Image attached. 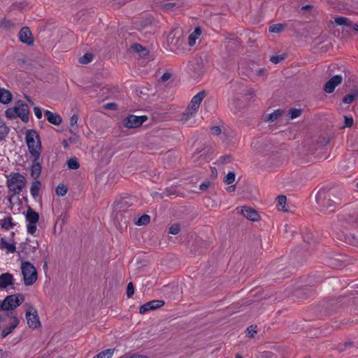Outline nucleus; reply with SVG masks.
<instances>
[{
    "mask_svg": "<svg viewBox=\"0 0 358 358\" xmlns=\"http://www.w3.org/2000/svg\"><path fill=\"white\" fill-rule=\"evenodd\" d=\"M205 97L206 92L201 91L192 98L185 112L183 114V121H187L189 117L194 115L197 113L200 105Z\"/></svg>",
    "mask_w": 358,
    "mask_h": 358,
    "instance_id": "nucleus-4",
    "label": "nucleus"
},
{
    "mask_svg": "<svg viewBox=\"0 0 358 358\" xmlns=\"http://www.w3.org/2000/svg\"><path fill=\"white\" fill-rule=\"evenodd\" d=\"M284 29V24H272L269 27L270 32L272 33H280Z\"/></svg>",
    "mask_w": 358,
    "mask_h": 358,
    "instance_id": "nucleus-35",
    "label": "nucleus"
},
{
    "mask_svg": "<svg viewBox=\"0 0 358 358\" xmlns=\"http://www.w3.org/2000/svg\"><path fill=\"white\" fill-rule=\"evenodd\" d=\"M264 73V69H259L258 70V74L260 76V75H262Z\"/></svg>",
    "mask_w": 358,
    "mask_h": 358,
    "instance_id": "nucleus-59",
    "label": "nucleus"
},
{
    "mask_svg": "<svg viewBox=\"0 0 358 358\" xmlns=\"http://www.w3.org/2000/svg\"><path fill=\"white\" fill-rule=\"evenodd\" d=\"M241 213L245 217L253 222L258 221L260 218L259 213L250 207H242Z\"/></svg>",
    "mask_w": 358,
    "mask_h": 358,
    "instance_id": "nucleus-15",
    "label": "nucleus"
},
{
    "mask_svg": "<svg viewBox=\"0 0 358 358\" xmlns=\"http://www.w3.org/2000/svg\"><path fill=\"white\" fill-rule=\"evenodd\" d=\"M9 132V128L3 120L0 119V141L4 139Z\"/></svg>",
    "mask_w": 358,
    "mask_h": 358,
    "instance_id": "nucleus-26",
    "label": "nucleus"
},
{
    "mask_svg": "<svg viewBox=\"0 0 358 358\" xmlns=\"http://www.w3.org/2000/svg\"><path fill=\"white\" fill-rule=\"evenodd\" d=\"M148 303L149 306H150L151 310H152L162 307L164 304V302L162 300H153L148 302Z\"/></svg>",
    "mask_w": 358,
    "mask_h": 358,
    "instance_id": "nucleus-32",
    "label": "nucleus"
},
{
    "mask_svg": "<svg viewBox=\"0 0 358 358\" xmlns=\"http://www.w3.org/2000/svg\"><path fill=\"white\" fill-rule=\"evenodd\" d=\"M283 58L284 57L282 56H272L270 60L274 64H278L282 61Z\"/></svg>",
    "mask_w": 358,
    "mask_h": 358,
    "instance_id": "nucleus-48",
    "label": "nucleus"
},
{
    "mask_svg": "<svg viewBox=\"0 0 358 358\" xmlns=\"http://www.w3.org/2000/svg\"><path fill=\"white\" fill-rule=\"evenodd\" d=\"M22 280L24 285L31 286L38 279V273L35 266L29 262L22 261L20 265Z\"/></svg>",
    "mask_w": 358,
    "mask_h": 358,
    "instance_id": "nucleus-3",
    "label": "nucleus"
},
{
    "mask_svg": "<svg viewBox=\"0 0 358 358\" xmlns=\"http://www.w3.org/2000/svg\"><path fill=\"white\" fill-rule=\"evenodd\" d=\"M344 127H350L353 124V118L352 116H345Z\"/></svg>",
    "mask_w": 358,
    "mask_h": 358,
    "instance_id": "nucleus-43",
    "label": "nucleus"
},
{
    "mask_svg": "<svg viewBox=\"0 0 358 358\" xmlns=\"http://www.w3.org/2000/svg\"><path fill=\"white\" fill-rule=\"evenodd\" d=\"M343 78L341 76L336 75L329 79L324 85V90L327 93H331L334 91L336 86L341 83Z\"/></svg>",
    "mask_w": 358,
    "mask_h": 358,
    "instance_id": "nucleus-14",
    "label": "nucleus"
},
{
    "mask_svg": "<svg viewBox=\"0 0 358 358\" xmlns=\"http://www.w3.org/2000/svg\"><path fill=\"white\" fill-rule=\"evenodd\" d=\"M0 226L2 229L8 230L15 226L13 222V218L10 216H7L0 220Z\"/></svg>",
    "mask_w": 358,
    "mask_h": 358,
    "instance_id": "nucleus-23",
    "label": "nucleus"
},
{
    "mask_svg": "<svg viewBox=\"0 0 358 358\" xmlns=\"http://www.w3.org/2000/svg\"><path fill=\"white\" fill-rule=\"evenodd\" d=\"M24 301V296L22 294L8 295L0 302V310H13L20 306Z\"/></svg>",
    "mask_w": 358,
    "mask_h": 358,
    "instance_id": "nucleus-6",
    "label": "nucleus"
},
{
    "mask_svg": "<svg viewBox=\"0 0 358 358\" xmlns=\"http://www.w3.org/2000/svg\"><path fill=\"white\" fill-rule=\"evenodd\" d=\"M149 310H151L150 306H149L148 303H146L140 307L139 313L141 314H145Z\"/></svg>",
    "mask_w": 358,
    "mask_h": 358,
    "instance_id": "nucleus-46",
    "label": "nucleus"
},
{
    "mask_svg": "<svg viewBox=\"0 0 358 358\" xmlns=\"http://www.w3.org/2000/svg\"><path fill=\"white\" fill-rule=\"evenodd\" d=\"M180 231V226L178 224H173L169 228V233L171 234H178Z\"/></svg>",
    "mask_w": 358,
    "mask_h": 358,
    "instance_id": "nucleus-40",
    "label": "nucleus"
},
{
    "mask_svg": "<svg viewBox=\"0 0 358 358\" xmlns=\"http://www.w3.org/2000/svg\"><path fill=\"white\" fill-rule=\"evenodd\" d=\"M211 133L213 135L218 136L221 133V129L219 127H217V126L213 127L211 128Z\"/></svg>",
    "mask_w": 358,
    "mask_h": 358,
    "instance_id": "nucleus-49",
    "label": "nucleus"
},
{
    "mask_svg": "<svg viewBox=\"0 0 358 358\" xmlns=\"http://www.w3.org/2000/svg\"><path fill=\"white\" fill-rule=\"evenodd\" d=\"M20 41L25 44L31 45L34 43V38L30 29L24 27L21 29L18 34Z\"/></svg>",
    "mask_w": 358,
    "mask_h": 358,
    "instance_id": "nucleus-13",
    "label": "nucleus"
},
{
    "mask_svg": "<svg viewBox=\"0 0 358 358\" xmlns=\"http://www.w3.org/2000/svg\"><path fill=\"white\" fill-rule=\"evenodd\" d=\"M0 250L6 254H12L16 251V242L13 238L7 239L4 237L0 238Z\"/></svg>",
    "mask_w": 358,
    "mask_h": 358,
    "instance_id": "nucleus-12",
    "label": "nucleus"
},
{
    "mask_svg": "<svg viewBox=\"0 0 358 358\" xmlns=\"http://www.w3.org/2000/svg\"><path fill=\"white\" fill-rule=\"evenodd\" d=\"M301 115V110L296 108H292L289 111V115L290 119H294L299 117Z\"/></svg>",
    "mask_w": 358,
    "mask_h": 358,
    "instance_id": "nucleus-39",
    "label": "nucleus"
},
{
    "mask_svg": "<svg viewBox=\"0 0 358 358\" xmlns=\"http://www.w3.org/2000/svg\"><path fill=\"white\" fill-rule=\"evenodd\" d=\"M115 106H116L115 103H107L106 105V108H107V109H114L115 108Z\"/></svg>",
    "mask_w": 358,
    "mask_h": 358,
    "instance_id": "nucleus-54",
    "label": "nucleus"
},
{
    "mask_svg": "<svg viewBox=\"0 0 358 358\" xmlns=\"http://www.w3.org/2000/svg\"><path fill=\"white\" fill-rule=\"evenodd\" d=\"M304 358H310V357H304Z\"/></svg>",
    "mask_w": 358,
    "mask_h": 358,
    "instance_id": "nucleus-63",
    "label": "nucleus"
},
{
    "mask_svg": "<svg viewBox=\"0 0 358 358\" xmlns=\"http://www.w3.org/2000/svg\"><path fill=\"white\" fill-rule=\"evenodd\" d=\"M355 97H356V94H348L347 96H345L343 98V102L345 103H352L354 101Z\"/></svg>",
    "mask_w": 358,
    "mask_h": 358,
    "instance_id": "nucleus-44",
    "label": "nucleus"
},
{
    "mask_svg": "<svg viewBox=\"0 0 358 358\" xmlns=\"http://www.w3.org/2000/svg\"><path fill=\"white\" fill-rule=\"evenodd\" d=\"M132 49L137 52H139L142 50H143V48L142 47V45H139V44H134L133 46H132Z\"/></svg>",
    "mask_w": 358,
    "mask_h": 358,
    "instance_id": "nucleus-51",
    "label": "nucleus"
},
{
    "mask_svg": "<svg viewBox=\"0 0 358 358\" xmlns=\"http://www.w3.org/2000/svg\"><path fill=\"white\" fill-rule=\"evenodd\" d=\"M134 294V287L131 282L128 283L127 287V297H131Z\"/></svg>",
    "mask_w": 358,
    "mask_h": 358,
    "instance_id": "nucleus-41",
    "label": "nucleus"
},
{
    "mask_svg": "<svg viewBox=\"0 0 358 358\" xmlns=\"http://www.w3.org/2000/svg\"><path fill=\"white\" fill-rule=\"evenodd\" d=\"M19 255L23 259L28 258L31 255L36 252L38 248V243H36L34 245H31L28 240L26 242L22 243L20 246Z\"/></svg>",
    "mask_w": 358,
    "mask_h": 358,
    "instance_id": "nucleus-9",
    "label": "nucleus"
},
{
    "mask_svg": "<svg viewBox=\"0 0 358 358\" xmlns=\"http://www.w3.org/2000/svg\"><path fill=\"white\" fill-rule=\"evenodd\" d=\"M282 113L283 110L281 109L275 110L273 113L267 115V120L270 122H273L276 120Z\"/></svg>",
    "mask_w": 358,
    "mask_h": 358,
    "instance_id": "nucleus-30",
    "label": "nucleus"
},
{
    "mask_svg": "<svg viewBox=\"0 0 358 358\" xmlns=\"http://www.w3.org/2000/svg\"><path fill=\"white\" fill-rule=\"evenodd\" d=\"M315 199L317 204L324 210L328 211H333L334 210V208H333L334 202L330 199H326L324 191H319L315 196Z\"/></svg>",
    "mask_w": 358,
    "mask_h": 358,
    "instance_id": "nucleus-11",
    "label": "nucleus"
},
{
    "mask_svg": "<svg viewBox=\"0 0 358 358\" xmlns=\"http://www.w3.org/2000/svg\"><path fill=\"white\" fill-rule=\"evenodd\" d=\"M147 120L146 115H130L124 120V125L127 128H136L140 127Z\"/></svg>",
    "mask_w": 358,
    "mask_h": 358,
    "instance_id": "nucleus-10",
    "label": "nucleus"
},
{
    "mask_svg": "<svg viewBox=\"0 0 358 358\" xmlns=\"http://www.w3.org/2000/svg\"><path fill=\"white\" fill-rule=\"evenodd\" d=\"M66 193H67V188L64 185L61 184V185H59L56 187L57 195H58L59 196H64L66 194Z\"/></svg>",
    "mask_w": 358,
    "mask_h": 358,
    "instance_id": "nucleus-36",
    "label": "nucleus"
},
{
    "mask_svg": "<svg viewBox=\"0 0 358 358\" xmlns=\"http://www.w3.org/2000/svg\"><path fill=\"white\" fill-rule=\"evenodd\" d=\"M167 43L169 48H166L169 51L176 54H182L183 50L184 41L180 37H174L169 36L167 38Z\"/></svg>",
    "mask_w": 358,
    "mask_h": 358,
    "instance_id": "nucleus-7",
    "label": "nucleus"
},
{
    "mask_svg": "<svg viewBox=\"0 0 358 358\" xmlns=\"http://www.w3.org/2000/svg\"><path fill=\"white\" fill-rule=\"evenodd\" d=\"M37 229L36 224L32 222H27V231L29 234L33 235L36 233Z\"/></svg>",
    "mask_w": 358,
    "mask_h": 358,
    "instance_id": "nucleus-38",
    "label": "nucleus"
},
{
    "mask_svg": "<svg viewBox=\"0 0 358 358\" xmlns=\"http://www.w3.org/2000/svg\"><path fill=\"white\" fill-rule=\"evenodd\" d=\"M69 141L70 142H71V143H74V142H76V136L70 137V138H69Z\"/></svg>",
    "mask_w": 358,
    "mask_h": 358,
    "instance_id": "nucleus-57",
    "label": "nucleus"
},
{
    "mask_svg": "<svg viewBox=\"0 0 358 358\" xmlns=\"http://www.w3.org/2000/svg\"><path fill=\"white\" fill-rule=\"evenodd\" d=\"M34 113L37 119L40 120L42 118L43 113H42L41 109L39 107H38V106L34 107Z\"/></svg>",
    "mask_w": 358,
    "mask_h": 358,
    "instance_id": "nucleus-45",
    "label": "nucleus"
},
{
    "mask_svg": "<svg viewBox=\"0 0 358 358\" xmlns=\"http://www.w3.org/2000/svg\"><path fill=\"white\" fill-rule=\"evenodd\" d=\"M210 183L208 182H204L200 185V189L206 190L208 188Z\"/></svg>",
    "mask_w": 358,
    "mask_h": 358,
    "instance_id": "nucleus-52",
    "label": "nucleus"
},
{
    "mask_svg": "<svg viewBox=\"0 0 358 358\" xmlns=\"http://www.w3.org/2000/svg\"><path fill=\"white\" fill-rule=\"evenodd\" d=\"M19 324V320L16 317H13L8 327L3 329L1 331V336L3 338L6 337L17 327Z\"/></svg>",
    "mask_w": 358,
    "mask_h": 358,
    "instance_id": "nucleus-17",
    "label": "nucleus"
},
{
    "mask_svg": "<svg viewBox=\"0 0 358 358\" xmlns=\"http://www.w3.org/2000/svg\"><path fill=\"white\" fill-rule=\"evenodd\" d=\"M334 22L338 25H344L346 27H350L352 25L351 21L345 17H336Z\"/></svg>",
    "mask_w": 358,
    "mask_h": 358,
    "instance_id": "nucleus-28",
    "label": "nucleus"
},
{
    "mask_svg": "<svg viewBox=\"0 0 358 358\" xmlns=\"http://www.w3.org/2000/svg\"><path fill=\"white\" fill-rule=\"evenodd\" d=\"M78 117L76 114H74L73 115L71 118H70V121H69V124H70V126L71 127V133H74L76 134L78 131V127H77V123H78Z\"/></svg>",
    "mask_w": 358,
    "mask_h": 358,
    "instance_id": "nucleus-29",
    "label": "nucleus"
},
{
    "mask_svg": "<svg viewBox=\"0 0 358 358\" xmlns=\"http://www.w3.org/2000/svg\"><path fill=\"white\" fill-rule=\"evenodd\" d=\"M25 184V178L19 173H10L7 177V186L13 194H20Z\"/></svg>",
    "mask_w": 358,
    "mask_h": 358,
    "instance_id": "nucleus-5",
    "label": "nucleus"
},
{
    "mask_svg": "<svg viewBox=\"0 0 358 358\" xmlns=\"http://www.w3.org/2000/svg\"><path fill=\"white\" fill-rule=\"evenodd\" d=\"M62 144L64 148H67L69 146L68 141L66 140L63 141Z\"/></svg>",
    "mask_w": 358,
    "mask_h": 358,
    "instance_id": "nucleus-58",
    "label": "nucleus"
},
{
    "mask_svg": "<svg viewBox=\"0 0 358 358\" xmlns=\"http://www.w3.org/2000/svg\"><path fill=\"white\" fill-rule=\"evenodd\" d=\"M13 95L11 92L4 88L0 89V102L3 104L9 103L12 100Z\"/></svg>",
    "mask_w": 358,
    "mask_h": 358,
    "instance_id": "nucleus-21",
    "label": "nucleus"
},
{
    "mask_svg": "<svg viewBox=\"0 0 358 358\" xmlns=\"http://www.w3.org/2000/svg\"><path fill=\"white\" fill-rule=\"evenodd\" d=\"M353 28V29L356 31L358 32V24H352V25L350 26Z\"/></svg>",
    "mask_w": 358,
    "mask_h": 358,
    "instance_id": "nucleus-56",
    "label": "nucleus"
},
{
    "mask_svg": "<svg viewBox=\"0 0 358 358\" xmlns=\"http://www.w3.org/2000/svg\"><path fill=\"white\" fill-rule=\"evenodd\" d=\"M356 187H357V188H358V182L356 184Z\"/></svg>",
    "mask_w": 358,
    "mask_h": 358,
    "instance_id": "nucleus-62",
    "label": "nucleus"
},
{
    "mask_svg": "<svg viewBox=\"0 0 358 358\" xmlns=\"http://www.w3.org/2000/svg\"><path fill=\"white\" fill-rule=\"evenodd\" d=\"M236 174L234 171H229L224 178V182L230 185L232 184L235 181Z\"/></svg>",
    "mask_w": 358,
    "mask_h": 358,
    "instance_id": "nucleus-33",
    "label": "nucleus"
},
{
    "mask_svg": "<svg viewBox=\"0 0 358 358\" xmlns=\"http://www.w3.org/2000/svg\"><path fill=\"white\" fill-rule=\"evenodd\" d=\"M201 34V29L200 27H196L194 31L191 33L188 37V44L192 47L196 44V41L199 39Z\"/></svg>",
    "mask_w": 358,
    "mask_h": 358,
    "instance_id": "nucleus-22",
    "label": "nucleus"
},
{
    "mask_svg": "<svg viewBox=\"0 0 358 358\" xmlns=\"http://www.w3.org/2000/svg\"><path fill=\"white\" fill-rule=\"evenodd\" d=\"M26 319L30 328L37 329L41 326L37 310L32 306H30L27 309Z\"/></svg>",
    "mask_w": 358,
    "mask_h": 358,
    "instance_id": "nucleus-8",
    "label": "nucleus"
},
{
    "mask_svg": "<svg viewBox=\"0 0 358 358\" xmlns=\"http://www.w3.org/2000/svg\"><path fill=\"white\" fill-rule=\"evenodd\" d=\"M31 159L32 164L31 166V176L34 178H37L41 173V165L39 162L40 158L36 159L34 157H31Z\"/></svg>",
    "mask_w": 358,
    "mask_h": 358,
    "instance_id": "nucleus-18",
    "label": "nucleus"
},
{
    "mask_svg": "<svg viewBox=\"0 0 358 358\" xmlns=\"http://www.w3.org/2000/svg\"><path fill=\"white\" fill-rule=\"evenodd\" d=\"M67 165L70 169H78L79 168V163L76 157L70 158L67 162Z\"/></svg>",
    "mask_w": 358,
    "mask_h": 358,
    "instance_id": "nucleus-34",
    "label": "nucleus"
},
{
    "mask_svg": "<svg viewBox=\"0 0 358 358\" xmlns=\"http://www.w3.org/2000/svg\"><path fill=\"white\" fill-rule=\"evenodd\" d=\"M150 217L148 215H143L136 220L135 224L138 226L146 225L150 222Z\"/></svg>",
    "mask_w": 358,
    "mask_h": 358,
    "instance_id": "nucleus-27",
    "label": "nucleus"
},
{
    "mask_svg": "<svg viewBox=\"0 0 358 358\" xmlns=\"http://www.w3.org/2000/svg\"><path fill=\"white\" fill-rule=\"evenodd\" d=\"M171 74L170 73H164L161 77V80L163 82L167 81L169 79L171 78Z\"/></svg>",
    "mask_w": 358,
    "mask_h": 358,
    "instance_id": "nucleus-50",
    "label": "nucleus"
},
{
    "mask_svg": "<svg viewBox=\"0 0 358 358\" xmlns=\"http://www.w3.org/2000/svg\"><path fill=\"white\" fill-rule=\"evenodd\" d=\"M24 136L25 143L31 157L41 158L42 145L38 133L34 129H27Z\"/></svg>",
    "mask_w": 358,
    "mask_h": 358,
    "instance_id": "nucleus-1",
    "label": "nucleus"
},
{
    "mask_svg": "<svg viewBox=\"0 0 358 358\" xmlns=\"http://www.w3.org/2000/svg\"><path fill=\"white\" fill-rule=\"evenodd\" d=\"M11 26V22L6 19L3 18L0 20V27L3 29H8Z\"/></svg>",
    "mask_w": 358,
    "mask_h": 358,
    "instance_id": "nucleus-42",
    "label": "nucleus"
},
{
    "mask_svg": "<svg viewBox=\"0 0 358 358\" xmlns=\"http://www.w3.org/2000/svg\"><path fill=\"white\" fill-rule=\"evenodd\" d=\"M14 277L11 273H4L0 275V289H6L14 284Z\"/></svg>",
    "mask_w": 358,
    "mask_h": 358,
    "instance_id": "nucleus-16",
    "label": "nucleus"
},
{
    "mask_svg": "<svg viewBox=\"0 0 358 358\" xmlns=\"http://www.w3.org/2000/svg\"><path fill=\"white\" fill-rule=\"evenodd\" d=\"M175 6H176L175 3H168L165 4L164 7L166 10H170Z\"/></svg>",
    "mask_w": 358,
    "mask_h": 358,
    "instance_id": "nucleus-53",
    "label": "nucleus"
},
{
    "mask_svg": "<svg viewBox=\"0 0 358 358\" xmlns=\"http://www.w3.org/2000/svg\"><path fill=\"white\" fill-rule=\"evenodd\" d=\"M234 189V187L231 186V187H228L227 191L231 192V191H233Z\"/></svg>",
    "mask_w": 358,
    "mask_h": 358,
    "instance_id": "nucleus-60",
    "label": "nucleus"
},
{
    "mask_svg": "<svg viewBox=\"0 0 358 358\" xmlns=\"http://www.w3.org/2000/svg\"><path fill=\"white\" fill-rule=\"evenodd\" d=\"M5 115L10 120L19 117L22 121L27 122L29 120L28 106L22 101H17L13 107L8 108L5 111Z\"/></svg>",
    "mask_w": 358,
    "mask_h": 358,
    "instance_id": "nucleus-2",
    "label": "nucleus"
},
{
    "mask_svg": "<svg viewBox=\"0 0 358 358\" xmlns=\"http://www.w3.org/2000/svg\"><path fill=\"white\" fill-rule=\"evenodd\" d=\"M236 358H243V357H242L241 355H237L236 356Z\"/></svg>",
    "mask_w": 358,
    "mask_h": 358,
    "instance_id": "nucleus-61",
    "label": "nucleus"
},
{
    "mask_svg": "<svg viewBox=\"0 0 358 358\" xmlns=\"http://www.w3.org/2000/svg\"><path fill=\"white\" fill-rule=\"evenodd\" d=\"M25 218L27 222L37 224L39 220V215L35 210L31 208H29L25 214Z\"/></svg>",
    "mask_w": 358,
    "mask_h": 358,
    "instance_id": "nucleus-20",
    "label": "nucleus"
},
{
    "mask_svg": "<svg viewBox=\"0 0 358 358\" xmlns=\"http://www.w3.org/2000/svg\"><path fill=\"white\" fill-rule=\"evenodd\" d=\"M45 115L47 120L54 125H59L62 122V119L59 115L50 110H45Z\"/></svg>",
    "mask_w": 358,
    "mask_h": 358,
    "instance_id": "nucleus-19",
    "label": "nucleus"
},
{
    "mask_svg": "<svg viewBox=\"0 0 358 358\" xmlns=\"http://www.w3.org/2000/svg\"><path fill=\"white\" fill-rule=\"evenodd\" d=\"M114 353V349H107L99 353L94 358H111Z\"/></svg>",
    "mask_w": 358,
    "mask_h": 358,
    "instance_id": "nucleus-31",
    "label": "nucleus"
},
{
    "mask_svg": "<svg viewBox=\"0 0 358 358\" xmlns=\"http://www.w3.org/2000/svg\"><path fill=\"white\" fill-rule=\"evenodd\" d=\"M257 326H250L248 328V334L250 337H253L257 332Z\"/></svg>",
    "mask_w": 358,
    "mask_h": 358,
    "instance_id": "nucleus-47",
    "label": "nucleus"
},
{
    "mask_svg": "<svg viewBox=\"0 0 358 358\" xmlns=\"http://www.w3.org/2000/svg\"><path fill=\"white\" fill-rule=\"evenodd\" d=\"M120 358H148V357L146 356H143V355H133V356H131L129 357H121Z\"/></svg>",
    "mask_w": 358,
    "mask_h": 358,
    "instance_id": "nucleus-55",
    "label": "nucleus"
},
{
    "mask_svg": "<svg viewBox=\"0 0 358 358\" xmlns=\"http://www.w3.org/2000/svg\"><path fill=\"white\" fill-rule=\"evenodd\" d=\"M93 56L90 53H86L79 59L80 63L87 64L92 61Z\"/></svg>",
    "mask_w": 358,
    "mask_h": 358,
    "instance_id": "nucleus-37",
    "label": "nucleus"
},
{
    "mask_svg": "<svg viewBox=\"0 0 358 358\" xmlns=\"http://www.w3.org/2000/svg\"><path fill=\"white\" fill-rule=\"evenodd\" d=\"M277 208L279 210H282L284 212H287L288 208L286 206L287 199L285 196H279L277 198Z\"/></svg>",
    "mask_w": 358,
    "mask_h": 358,
    "instance_id": "nucleus-25",
    "label": "nucleus"
},
{
    "mask_svg": "<svg viewBox=\"0 0 358 358\" xmlns=\"http://www.w3.org/2000/svg\"><path fill=\"white\" fill-rule=\"evenodd\" d=\"M41 187V183L38 180H35L31 183L30 193L34 199H36L39 195Z\"/></svg>",
    "mask_w": 358,
    "mask_h": 358,
    "instance_id": "nucleus-24",
    "label": "nucleus"
}]
</instances>
